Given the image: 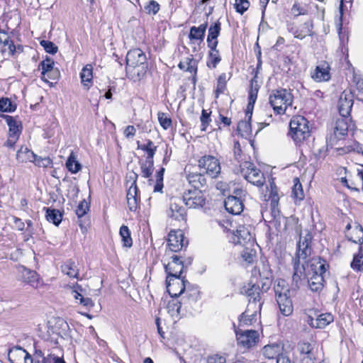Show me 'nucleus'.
<instances>
[{
    "mask_svg": "<svg viewBox=\"0 0 363 363\" xmlns=\"http://www.w3.org/2000/svg\"><path fill=\"white\" fill-rule=\"evenodd\" d=\"M65 325L67 327V324L62 320H49L46 325V333L42 335V337L53 344H58L59 340L62 338L60 327Z\"/></svg>",
    "mask_w": 363,
    "mask_h": 363,
    "instance_id": "obj_8",
    "label": "nucleus"
},
{
    "mask_svg": "<svg viewBox=\"0 0 363 363\" xmlns=\"http://www.w3.org/2000/svg\"><path fill=\"white\" fill-rule=\"evenodd\" d=\"M289 134L296 143H301L311 135L308 121L303 116H293L289 123Z\"/></svg>",
    "mask_w": 363,
    "mask_h": 363,
    "instance_id": "obj_4",
    "label": "nucleus"
},
{
    "mask_svg": "<svg viewBox=\"0 0 363 363\" xmlns=\"http://www.w3.org/2000/svg\"><path fill=\"white\" fill-rule=\"evenodd\" d=\"M2 117L9 126V135L19 138L22 130L21 121L17 118L9 115H3Z\"/></svg>",
    "mask_w": 363,
    "mask_h": 363,
    "instance_id": "obj_25",
    "label": "nucleus"
},
{
    "mask_svg": "<svg viewBox=\"0 0 363 363\" xmlns=\"http://www.w3.org/2000/svg\"><path fill=\"white\" fill-rule=\"evenodd\" d=\"M62 272L69 276V277L77 278L79 275V270L75 264V262L72 260L67 261L62 265Z\"/></svg>",
    "mask_w": 363,
    "mask_h": 363,
    "instance_id": "obj_36",
    "label": "nucleus"
},
{
    "mask_svg": "<svg viewBox=\"0 0 363 363\" xmlns=\"http://www.w3.org/2000/svg\"><path fill=\"white\" fill-rule=\"evenodd\" d=\"M244 249L241 252L242 258L247 263H252L256 256V251L253 248L255 245H242Z\"/></svg>",
    "mask_w": 363,
    "mask_h": 363,
    "instance_id": "obj_41",
    "label": "nucleus"
},
{
    "mask_svg": "<svg viewBox=\"0 0 363 363\" xmlns=\"http://www.w3.org/2000/svg\"><path fill=\"white\" fill-rule=\"evenodd\" d=\"M233 241L240 245H255V239L251 233V227L239 225L233 233Z\"/></svg>",
    "mask_w": 363,
    "mask_h": 363,
    "instance_id": "obj_10",
    "label": "nucleus"
},
{
    "mask_svg": "<svg viewBox=\"0 0 363 363\" xmlns=\"http://www.w3.org/2000/svg\"><path fill=\"white\" fill-rule=\"evenodd\" d=\"M35 154L27 147L22 146L16 153V160L20 162H33L35 160Z\"/></svg>",
    "mask_w": 363,
    "mask_h": 363,
    "instance_id": "obj_35",
    "label": "nucleus"
},
{
    "mask_svg": "<svg viewBox=\"0 0 363 363\" xmlns=\"http://www.w3.org/2000/svg\"><path fill=\"white\" fill-rule=\"evenodd\" d=\"M274 292L276 298L279 297V296H283L284 294H289L290 290L286 285V282L284 280H279L277 284L274 286Z\"/></svg>",
    "mask_w": 363,
    "mask_h": 363,
    "instance_id": "obj_47",
    "label": "nucleus"
},
{
    "mask_svg": "<svg viewBox=\"0 0 363 363\" xmlns=\"http://www.w3.org/2000/svg\"><path fill=\"white\" fill-rule=\"evenodd\" d=\"M120 235L121 236L123 245L128 247L132 246L133 241L130 237V232L125 225H122L120 228Z\"/></svg>",
    "mask_w": 363,
    "mask_h": 363,
    "instance_id": "obj_46",
    "label": "nucleus"
},
{
    "mask_svg": "<svg viewBox=\"0 0 363 363\" xmlns=\"http://www.w3.org/2000/svg\"><path fill=\"white\" fill-rule=\"evenodd\" d=\"M348 124L345 118L338 119L336 121L335 127L334 128V133L335 136L339 138L340 137L347 135L348 131Z\"/></svg>",
    "mask_w": 363,
    "mask_h": 363,
    "instance_id": "obj_39",
    "label": "nucleus"
},
{
    "mask_svg": "<svg viewBox=\"0 0 363 363\" xmlns=\"http://www.w3.org/2000/svg\"><path fill=\"white\" fill-rule=\"evenodd\" d=\"M301 363H317L316 351L301 357Z\"/></svg>",
    "mask_w": 363,
    "mask_h": 363,
    "instance_id": "obj_64",
    "label": "nucleus"
},
{
    "mask_svg": "<svg viewBox=\"0 0 363 363\" xmlns=\"http://www.w3.org/2000/svg\"><path fill=\"white\" fill-rule=\"evenodd\" d=\"M313 24L312 21H308L301 24L296 30L292 31L294 37L298 39H303L308 35H313Z\"/></svg>",
    "mask_w": 363,
    "mask_h": 363,
    "instance_id": "obj_30",
    "label": "nucleus"
},
{
    "mask_svg": "<svg viewBox=\"0 0 363 363\" xmlns=\"http://www.w3.org/2000/svg\"><path fill=\"white\" fill-rule=\"evenodd\" d=\"M157 116H158V121H159L160 125L164 130H167L172 126V121L167 113L159 112L157 114Z\"/></svg>",
    "mask_w": 363,
    "mask_h": 363,
    "instance_id": "obj_51",
    "label": "nucleus"
},
{
    "mask_svg": "<svg viewBox=\"0 0 363 363\" xmlns=\"http://www.w3.org/2000/svg\"><path fill=\"white\" fill-rule=\"evenodd\" d=\"M250 5L248 0H235L234 6L238 13L243 14L249 9Z\"/></svg>",
    "mask_w": 363,
    "mask_h": 363,
    "instance_id": "obj_54",
    "label": "nucleus"
},
{
    "mask_svg": "<svg viewBox=\"0 0 363 363\" xmlns=\"http://www.w3.org/2000/svg\"><path fill=\"white\" fill-rule=\"evenodd\" d=\"M139 149L147 152V155L146 159L153 160L154 155L157 151V146H155L150 140H147L146 144L139 146Z\"/></svg>",
    "mask_w": 363,
    "mask_h": 363,
    "instance_id": "obj_45",
    "label": "nucleus"
},
{
    "mask_svg": "<svg viewBox=\"0 0 363 363\" xmlns=\"http://www.w3.org/2000/svg\"><path fill=\"white\" fill-rule=\"evenodd\" d=\"M230 77L228 78L225 73H222L217 79L216 89L215 91V95L216 98H218L220 94H223L226 89V84Z\"/></svg>",
    "mask_w": 363,
    "mask_h": 363,
    "instance_id": "obj_42",
    "label": "nucleus"
},
{
    "mask_svg": "<svg viewBox=\"0 0 363 363\" xmlns=\"http://www.w3.org/2000/svg\"><path fill=\"white\" fill-rule=\"evenodd\" d=\"M255 304V303L248 304L245 311L240 315L239 318L240 325H252L255 321L257 313L261 310V305Z\"/></svg>",
    "mask_w": 363,
    "mask_h": 363,
    "instance_id": "obj_15",
    "label": "nucleus"
},
{
    "mask_svg": "<svg viewBox=\"0 0 363 363\" xmlns=\"http://www.w3.org/2000/svg\"><path fill=\"white\" fill-rule=\"evenodd\" d=\"M40 44L42 47H43L45 50L48 53L53 55V54H55L58 50L57 46H56L51 41L43 40L40 41Z\"/></svg>",
    "mask_w": 363,
    "mask_h": 363,
    "instance_id": "obj_56",
    "label": "nucleus"
},
{
    "mask_svg": "<svg viewBox=\"0 0 363 363\" xmlns=\"http://www.w3.org/2000/svg\"><path fill=\"white\" fill-rule=\"evenodd\" d=\"M250 121L248 119L247 121H241L238 123V130L241 135L247 137L251 134L252 128Z\"/></svg>",
    "mask_w": 363,
    "mask_h": 363,
    "instance_id": "obj_48",
    "label": "nucleus"
},
{
    "mask_svg": "<svg viewBox=\"0 0 363 363\" xmlns=\"http://www.w3.org/2000/svg\"><path fill=\"white\" fill-rule=\"evenodd\" d=\"M0 51L2 52H8L10 55H13L16 51V47L10 40L9 34L0 29Z\"/></svg>",
    "mask_w": 363,
    "mask_h": 363,
    "instance_id": "obj_26",
    "label": "nucleus"
},
{
    "mask_svg": "<svg viewBox=\"0 0 363 363\" xmlns=\"http://www.w3.org/2000/svg\"><path fill=\"white\" fill-rule=\"evenodd\" d=\"M186 179L195 190L201 189L207 185L204 172H189L186 174Z\"/></svg>",
    "mask_w": 363,
    "mask_h": 363,
    "instance_id": "obj_21",
    "label": "nucleus"
},
{
    "mask_svg": "<svg viewBox=\"0 0 363 363\" xmlns=\"http://www.w3.org/2000/svg\"><path fill=\"white\" fill-rule=\"evenodd\" d=\"M333 321V316L330 313H322L317 317L308 316V324L315 328H323Z\"/></svg>",
    "mask_w": 363,
    "mask_h": 363,
    "instance_id": "obj_20",
    "label": "nucleus"
},
{
    "mask_svg": "<svg viewBox=\"0 0 363 363\" xmlns=\"http://www.w3.org/2000/svg\"><path fill=\"white\" fill-rule=\"evenodd\" d=\"M167 243L172 252H178L185 245L184 235L181 230H171L168 235Z\"/></svg>",
    "mask_w": 363,
    "mask_h": 363,
    "instance_id": "obj_13",
    "label": "nucleus"
},
{
    "mask_svg": "<svg viewBox=\"0 0 363 363\" xmlns=\"http://www.w3.org/2000/svg\"><path fill=\"white\" fill-rule=\"evenodd\" d=\"M89 210V204L85 199L80 201L76 209V214L78 218L83 217Z\"/></svg>",
    "mask_w": 363,
    "mask_h": 363,
    "instance_id": "obj_55",
    "label": "nucleus"
},
{
    "mask_svg": "<svg viewBox=\"0 0 363 363\" xmlns=\"http://www.w3.org/2000/svg\"><path fill=\"white\" fill-rule=\"evenodd\" d=\"M141 169V175L144 178H149L148 184H153V179H150L154 171V160L145 159V161L140 163Z\"/></svg>",
    "mask_w": 363,
    "mask_h": 363,
    "instance_id": "obj_31",
    "label": "nucleus"
},
{
    "mask_svg": "<svg viewBox=\"0 0 363 363\" xmlns=\"http://www.w3.org/2000/svg\"><path fill=\"white\" fill-rule=\"evenodd\" d=\"M164 168L162 167L158 172H157L155 178V184L154 186V192H162L163 189V176L164 172Z\"/></svg>",
    "mask_w": 363,
    "mask_h": 363,
    "instance_id": "obj_50",
    "label": "nucleus"
},
{
    "mask_svg": "<svg viewBox=\"0 0 363 363\" xmlns=\"http://www.w3.org/2000/svg\"><path fill=\"white\" fill-rule=\"evenodd\" d=\"M245 294L249 297V303L251 304L252 303L262 305L260 298V293H259V287L256 284H249L247 289H244Z\"/></svg>",
    "mask_w": 363,
    "mask_h": 363,
    "instance_id": "obj_29",
    "label": "nucleus"
},
{
    "mask_svg": "<svg viewBox=\"0 0 363 363\" xmlns=\"http://www.w3.org/2000/svg\"><path fill=\"white\" fill-rule=\"evenodd\" d=\"M33 162L35 164V165L38 167H50L52 162L50 157H38L36 155L35 156V160H33Z\"/></svg>",
    "mask_w": 363,
    "mask_h": 363,
    "instance_id": "obj_59",
    "label": "nucleus"
},
{
    "mask_svg": "<svg viewBox=\"0 0 363 363\" xmlns=\"http://www.w3.org/2000/svg\"><path fill=\"white\" fill-rule=\"evenodd\" d=\"M200 120L201 123V130L205 131L210 122L211 121L210 113H208L206 110L203 109Z\"/></svg>",
    "mask_w": 363,
    "mask_h": 363,
    "instance_id": "obj_61",
    "label": "nucleus"
},
{
    "mask_svg": "<svg viewBox=\"0 0 363 363\" xmlns=\"http://www.w3.org/2000/svg\"><path fill=\"white\" fill-rule=\"evenodd\" d=\"M8 357L11 363H32V357L22 347L11 348L8 353Z\"/></svg>",
    "mask_w": 363,
    "mask_h": 363,
    "instance_id": "obj_14",
    "label": "nucleus"
},
{
    "mask_svg": "<svg viewBox=\"0 0 363 363\" xmlns=\"http://www.w3.org/2000/svg\"><path fill=\"white\" fill-rule=\"evenodd\" d=\"M281 313L284 316H289L294 311L292 301L289 294H284L276 298Z\"/></svg>",
    "mask_w": 363,
    "mask_h": 363,
    "instance_id": "obj_22",
    "label": "nucleus"
},
{
    "mask_svg": "<svg viewBox=\"0 0 363 363\" xmlns=\"http://www.w3.org/2000/svg\"><path fill=\"white\" fill-rule=\"evenodd\" d=\"M293 95L286 89L273 90L269 101L274 112L277 114L285 113L293 102Z\"/></svg>",
    "mask_w": 363,
    "mask_h": 363,
    "instance_id": "obj_5",
    "label": "nucleus"
},
{
    "mask_svg": "<svg viewBox=\"0 0 363 363\" xmlns=\"http://www.w3.org/2000/svg\"><path fill=\"white\" fill-rule=\"evenodd\" d=\"M200 169L212 178H216L220 173L221 167L219 160L212 155H205L198 161Z\"/></svg>",
    "mask_w": 363,
    "mask_h": 363,
    "instance_id": "obj_7",
    "label": "nucleus"
},
{
    "mask_svg": "<svg viewBox=\"0 0 363 363\" xmlns=\"http://www.w3.org/2000/svg\"><path fill=\"white\" fill-rule=\"evenodd\" d=\"M226 211L234 215H239L243 211L242 200L236 196H228L224 202Z\"/></svg>",
    "mask_w": 363,
    "mask_h": 363,
    "instance_id": "obj_18",
    "label": "nucleus"
},
{
    "mask_svg": "<svg viewBox=\"0 0 363 363\" xmlns=\"http://www.w3.org/2000/svg\"><path fill=\"white\" fill-rule=\"evenodd\" d=\"M324 260L314 257L307 262L306 277L308 279L310 289L314 292L320 291L323 288V274L325 272Z\"/></svg>",
    "mask_w": 363,
    "mask_h": 363,
    "instance_id": "obj_3",
    "label": "nucleus"
},
{
    "mask_svg": "<svg viewBox=\"0 0 363 363\" xmlns=\"http://www.w3.org/2000/svg\"><path fill=\"white\" fill-rule=\"evenodd\" d=\"M183 201L189 208H196L202 207L205 204V199L201 191L189 190L184 193Z\"/></svg>",
    "mask_w": 363,
    "mask_h": 363,
    "instance_id": "obj_12",
    "label": "nucleus"
},
{
    "mask_svg": "<svg viewBox=\"0 0 363 363\" xmlns=\"http://www.w3.org/2000/svg\"><path fill=\"white\" fill-rule=\"evenodd\" d=\"M159 10L160 4L154 0L149 1L144 6V11L148 14L155 15L159 11Z\"/></svg>",
    "mask_w": 363,
    "mask_h": 363,
    "instance_id": "obj_53",
    "label": "nucleus"
},
{
    "mask_svg": "<svg viewBox=\"0 0 363 363\" xmlns=\"http://www.w3.org/2000/svg\"><path fill=\"white\" fill-rule=\"evenodd\" d=\"M16 109V106L13 105L11 100L8 98L0 99V111L2 112H12Z\"/></svg>",
    "mask_w": 363,
    "mask_h": 363,
    "instance_id": "obj_52",
    "label": "nucleus"
},
{
    "mask_svg": "<svg viewBox=\"0 0 363 363\" xmlns=\"http://www.w3.org/2000/svg\"><path fill=\"white\" fill-rule=\"evenodd\" d=\"M43 363H66L63 358L55 356L53 354H48L46 357L43 358Z\"/></svg>",
    "mask_w": 363,
    "mask_h": 363,
    "instance_id": "obj_63",
    "label": "nucleus"
},
{
    "mask_svg": "<svg viewBox=\"0 0 363 363\" xmlns=\"http://www.w3.org/2000/svg\"><path fill=\"white\" fill-rule=\"evenodd\" d=\"M207 23L201 24L199 27L192 26L190 28L189 38L191 40H199L202 41L203 40L205 33L207 28Z\"/></svg>",
    "mask_w": 363,
    "mask_h": 363,
    "instance_id": "obj_34",
    "label": "nucleus"
},
{
    "mask_svg": "<svg viewBox=\"0 0 363 363\" xmlns=\"http://www.w3.org/2000/svg\"><path fill=\"white\" fill-rule=\"evenodd\" d=\"M179 67L184 71L195 72L196 71V61L191 57H186L184 61L180 62Z\"/></svg>",
    "mask_w": 363,
    "mask_h": 363,
    "instance_id": "obj_44",
    "label": "nucleus"
},
{
    "mask_svg": "<svg viewBox=\"0 0 363 363\" xmlns=\"http://www.w3.org/2000/svg\"><path fill=\"white\" fill-rule=\"evenodd\" d=\"M241 173L253 185L262 186L265 182L264 174L251 162H245L241 164Z\"/></svg>",
    "mask_w": 363,
    "mask_h": 363,
    "instance_id": "obj_6",
    "label": "nucleus"
},
{
    "mask_svg": "<svg viewBox=\"0 0 363 363\" xmlns=\"http://www.w3.org/2000/svg\"><path fill=\"white\" fill-rule=\"evenodd\" d=\"M53 66L54 61L49 57H47L40 63V67H41L43 73H49L50 72H52Z\"/></svg>",
    "mask_w": 363,
    "mask_h": 363,
    "instance_id": "obj_58",
    "label": "nucleus"
},
{
    "mask_svg": "<svg viewBox=\"0 0 363 363\" xmlns=\"http://www.w3.org/2000/svg\"><path fill=\"white\" fill-rule=\"evenodd\" d=\"M347 239L354 243L363 242V228L361 225L355 223L352 233H346Z\"/></svg>",
    "mask_w": 363,
    "mask_h": 363,
    "instance_id": "obj_33",
    "label": "nucleus"
},
{
    "mask_svg": "<svg viewBox=\"0 0 363 363\" xmlns=\"http://www.w3.org/2000/svg\"><path fill=\"white\" fill-rule=\"evenodd\" d=\"M167 309L173 318H178L180 315L181 303L177 299H172L168 302Z\"/></svg>",
    "mask_w": 363,
    "mask_h": 363,
    "instance_id": "obj_40",
    "label": "nucleus"
},
{
    "mask_svg": "<svg viewBox=\"0 0 363 363\" xmlns=\"http://www.w3.org/2000/svg\"><path fill=\"white\" fill-rule=\"evenodd\" d=\"M330 67L327 62H321L311 73V78L317 82H327L330 79Z\"/></svg>",
    "mask_w": 363,
    "mask_h": 363,
    "instance_id": "obj_16",
    "label": "nucleus"
},
{
    "mask_svg": "<svg viewBox=\"0 0 363 363\" xmlns=\"http://www.w3.org/2000/svg\"><path fill=\"white\" fill-rule=\"evenodd\" d=\"M172 262L164 266L165 271L168 274L167 277H180L184 269L183 262L177 255L172 256Z\"/></svg>",
    "mask_w": 363,
    "mask_h": 363,
    "instance_id": "obj_19",
    "label": "nucleus"
},
{
    "mask_svg": "<svg viewBox=\"0 0 363 363\" xmlns=\"http://www.w3.org/2000/svg\"><path fill=\"white\" fill-rule=\"evenodd\" d=\"M257 83V82L255 79L251 80V89L249 91V100L251 101V103H255L257 97L258 86Z\"/></svg>",
    "mask_w": 363,
    "mask_h": 363,
    "instance_id": "obj_57",
    "label": "nucleus"
},
{
    "mask_svg": "<svg viewBox=\"0 0 363 363\" xmlns=\"http://www.w3.org/2000/svg\"><path fill=\"white\" fill-rule=\"evenodd\" d=\"M353 105V96L345 91L342 93L338 101L340 114L346 118L350 116Z\"/></svg>",
    "mask_w": 363,
    "mask_h": 363,
    "instance_id": "obj_17",
    "label": "nucleus"
},
{
    "mask_svg": "<svg viewBox=\"0 0 363 363\" xmlns=\"http://www.w3.org/2000/svg\"><path fill=\"white\" fill-rule=\"evenodd\" d=\"M291 13L294 16H298L300 15H306L307 10L302 7L298 3L295 2L291 7Z\"/></svg>",
    "mask_w": 363,
    "mask_h": 363,
    "instance_id": "obj_62",
    "label": "nucleus"
},
{
    "mask_svg": "<svg viewBox=\"0 0 363 363\" xmlns=\"http://www.w3.org/2000/svg\"><path fill=\"white\" fill-rule=\"evenodd\" d=\"M126 75L133 82L144 78L147 70V62L145 54L139 48L128 52L126 55Z\"/></svg>",
    "mask_w": 363,
    "mask_h": 363,
    "instance_id": "obj_1",
    "label": "nucleus"
},
{
    "mask_svg": "<svg viewBox=\"0 0 363 363\" xmlns=\"http://www.w3.org/2000/svg\"><path fill=\"white\" fill-rule=\"evenodd\" d=\"M211 51L208 54V61L207 62V66L209 68H216L218 64L220 62L221 58L219 55V51L217 50V48L215 49L210 48Z\"/></svg>",
    "mask_w": 363,
    "mask_h": 363,
    "instance_id": "obj_43",
    "label": "nucleus"
},
{
    "mask_svg": "<svg viewBox=\"0 0 363 363\" xmlns=\"http://www.w3.org/2000/svg\"><path fill=\"white\" fill-rule=\"evenodd\" d=\"M45 217L49 222L58 225L62 221V215L59 210L47 208Z\"/></svg>",
    "mask_w": 363,
    "mask_h": 363,
    "instance_id": "obj_37",
    "label": "nucleus"
},
{
    "mask_svg": "<svg viewBox=\"0 0 363 363\" xmlns=\"http://www.w3.org/2000/svg\"><path fill=\"white\" fill-rule=\"evenodd\" d=\"M238 344L244 348L254 347L259 340L257 331L253 330L235 331Z\"/></svg>",
    "mask_w": 363,
    "mask_h": 363,
    "instance_id": "obj_9",
    "label": "nucleus"
},
{
    "mask_svg": "<svg viewBox=\"0 0 363 363\" xmlns=\"http://www.w3.org/2000/svg\"><path fill=\"white\" fill-rule=\"evenodd\" d=\"M294 187H293V194L294 197L299 200L302 201L304 198V193L302 188V185L299 182V179L298 178H295L294 179Z\"/></svg>",
    "mask_w": 363,
    "mask_h": 363,
    "instance_id": "obj_49",
    "label": "nucleus"
},
{
    "mask_svg": "<svg viewBox=\"0 0 363 363\" xmlns=\"http://www.w3.org/2000/svg\"><path fill=\"white\" fill-rule=\"evenodd\" d=\"M298 350L300 351L301 357L308 354H310L315 351L312 345L308 342H303L300 344L298 346Z\"/></svg>",
    "mask_w": 363,
    "mask_h": 363,
    "instance_id": "obj_60",
    "label": "nucleus"
},
{
    "mask_svg": "<svg viewBox=\"0 0 363 363\" xmlns=\"http://www.w3.org/2000/svg\"><path fill=\"white\" fill-rule=\"evenodd\" d=\"M18 272L20 273L19 279L24 282L34 286L38 281V274L35 271L28 269L23 266L18 267Z\"/></svg>",
    "mask_w": 363,
    "mask_h": 363,
    "instance_id": "obj_28",
    "label": "nucleus"
},
{
    "mask_svg": "<svg viewBox=\"0 0 363 363\" xmlns=\"http://www.w3.org/2000/svg\"><path fill=\"white\" fill-rule=\"evenodd\" d=\"M80 78L83 86L89 89L91 86L89 84L91 83L93 78V67L91 65L87 64L82 68L80 72Z\"/></svg>",
    "mask_w": 363,
    "mask_h": 363,
    "instance_id": "obj_32",
    "label": "nucleus"
},
{
    "mask_svg": "<svg viewBox=\"0 0 363 363\" xmlns=\"http://www.w3.org/2000/svg\"><path fill=\"white\" fill-rule=\"evenodd\" d=\"M221 30L220 23L218 21L210 26L207 37V43L209 48L215 49L218 45V37Z\"/></svg>",
    "mask_w": 363,
    "mask_h": 363,
    "instance_id": "obj_24",
    "label": "nucleus"
},
{
    "mask_svg": "<svg viewBox=\"0 0 363 363\" xmlns=\"http://www.w3.org/2000/svg\"><path fill=\"white\" fill-rule=\"evenodd\" d=\"M311 240L312 235L308 233L304 237L300 236L297 244V252L296 257L294 259V274L292 276V281L297 287L303 275L306 277L307 271V267L306 268L304 264L300 265V259L306 260L311 255Z\"/></svg>",
    "mask_w": 363,
    "mask_h": 363,
    "instance_id": "obj_2",
    "label": "nucleus"
},
{
    "mask_svg": "<svg viewBox=\"0 0 363 363\" xmlns=\"http://www.w3.org/2000/svg\"><path fill=\"white\" fill-rule=\"evenodd\" d=\"M66 167L73 174L77 173L82 168L81 164L77 160L76 156L73 152H71L66 161Z\"/></svg>",
    "mask_w": 363,
    "mask_h": 363,
    "instance_id": "obj_38",
    "label": "nucleus"
},
{
    "mask_svg": "<svg viewBox=\"0 0 363 363\" xmlns=\"http://www.w3.org/2000/svg\"><path fill=\"white\" fill-rule=\"evenodd\" d=\"M283 349L284 347L281 344L268 345L263 347V354L269 359H276L277 362L280 357H286L282 354Z\"/></svg>",
    "mask_w": 363,
    "mask_h": 363,
    "instance_id": "obj_23",
    "label": "nucleus"
},
{
    "mask_svg": "<svg viewBox=\"0 0 363 363\" xmlns=\"http://www.w3.org/2000/svg\"><path fill=\"white\" fill-rule=\"evenodd\" d=\"M168 215L173 219L179 221L184 220L186 216L185 208L176 200L172 201Z\"/></svg>",
    "mask_w": 363,
    "mask_h": 363,
    "instance_id": "obj_27",
    "label": "nucleus"
},
{
    "mask_svg": "<svg viewBox=\"0 0 363 363\" xmlns=\"http://www.w3.org/2000/svg\"><path fill=\"white\" fill-rule=\"evenodd\" d=\"M167 290L172 297H178L184 293L186 284L189 282L184 278L167 277Z\"/></svg>",
    "mask_w": 363,
    "mask_h": 363,
    "instance_id": "obj_11",
    "label": "nucleus"
}]
</instances>
